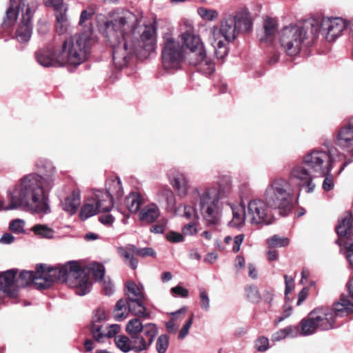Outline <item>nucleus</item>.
<instances>
[{
	"label": "nucleus",
	"instance_id": "obj_9",
	"mask_svg": "<svg viewBox=\"0 0 353 353\" xmlns=\"http://www.w3.org/2000/svg\"><path fill=\"white\" fill-rule=\"evenodd\" d=\"M239 34L232 14L225 17L219 27H213L210 41L218 59H223L227 56L228 43L233 41Z\"/></svg>",
	"mask_w": 353,
	"mask_h": 353
},
{
	"label": "nucleus",
	"instance_id": "obj_29",
	"mask_svg": "<svg viewBox=\"0 0 353 353\" xmlns=\"http://www.w3.org/2000/svg\"><path fill=\"white\" fill-rule=\"evenodd\" d=\"M160 215V210L157 204L154 203L145 205L139 213V219L141 221L152 223L154 222Z\"/></svg>",
	"mask_w": 353,
	"mask_h": 353
},
{
	"label": "nucleus",
	"instance_id": "obj_49",
	"mask_svg": "<svg viewBox=\"0 0 353 353\" xmlns=\"http://www.w3.org/2000/svg\"><path fill=\"white\" fill-rule=\"evenodd\" d=\"M198 13L203 19L210 21L216 19L219 16V14L216 10L205 8H199Z\"/></svg>",
	"mask_w": 353,
	"mask_h": 353
},
{
	"label": "nucleus",
	"instance_id": "obj_26",
	"mask_svg": "<svg viewBox=\"0 0 353 353\" xmlns=\"http://www.w3.org/2000/svg\"><path fill=\"white\" fill-rule=\"evenodd\" d=\"M232 17L239 34L248 32L252 30V21L250 12L246 9L237 11Z\"/></svg>",
	"mask_w": 353,
	"mask_h": 353
},
{
	"label": "nucleus",
	"instance_id": "obj_28",
	"mask_svg": "<svg viewBox=\"0 0 353 353\" xmlns=\"http://www.w3.org/2000/svg\"><path fill=\"white\" fill-rule=\"evenodd\" d=\"M139 249L132 244H128L124 248H118V252L123 257L124 262L133 270L137 268L138 261L133 257L132 254L137 255Z\"/></svg>",
	"mask_w": 353,
	"mask_h": 353
},
{
	"label": "nucleus",
	"instance_id": "obj_30",
	"mask_svg": "<svg viewBox=\"0 0 353 353\" xmlns=\"http://www.w3.org/2000/svg\"><path fill=\"white\" fill-rule=\"evenodd\" d=\"M352 215L350 212H347L344 216L339 221L336 226V232L340 237H348L352 231Z\"/></svg>",
	"mask_w": 353,
	"mask_h": 353
},
{
	"label": "nucleus",
	"instance_id": "obj_31",
	"mask_svg": "<svg viewBox=\"0 0 353 353\" xmlns=\"http://www.w3.org/2000/svg\"><path fill=\"white\" fill-rule=\"evenodd\" d=\"M81 204V196L79 190L73 191L72 193L65 198L62 203L63 210L72 214L76 212Z\"/></svg>",
	"mask_w": 353,
	"mask_h": 353
},
{
	"label": "nucleus",
	"instance_id": "obj_17",
	"mask_svg": "<svg viewBox=\"0 0 353 353\" xmlns=\"http://www.w3.org/2000/svg\"><path fill=\"white\" fill-rule=\"evenodd\" d=\"M305 166L303 162L295 165L290 171V179L300 188L305 189L306 192L311 193L314 192L316 187L313 181L316 176L310 174Z\"/></svg>",
	"mask_w": 353,
	"mask_h": 353
},
{
	"label": "nucleus",
	"instance_id": "obj_39",
	"mask_svg": "<svg viewBox=\"0 0 353 353\" xmlns=\"http://www.w3.org/2000/svg\"><path fill=\"white\" fill-rule=\"evenodd\" d=\"M56 16V31L59 34H63L69 31L70 23L67 13L55 14Z\"/></svg>",
	"mask_w": 353,
	"mask_h": 353
},
{
	"label": "nucleus",
	"instance_id": "obj_40",
	"mask_svg": "<svg viewBox=\"0 0 353 353\" xmlns=\"http://www.w3.org/2000/svg\"><path fill=\"white\" fill-rule=\"evenodd\" d=\"M81 270L86 272L90 282V278H89V275H88L89 274H91L96 281H101L104 279L105 268L103 265H101L100 263H91L88 267L87 271L85 269H81Z\"/></svg>",
	"mask_w": 353,
	"mask_h": 353
},
{
	"label": "nucleus",
	"instance_id": "obj_23",
	"mask_svg": "<svg viewBox=\"0 0 353 353\" xmlns=\"http://www.w3.org/2000/svg\"><path fill=\"white\" fill-rule=\"evenodd\" d=\"M212 192L223 201V199L228 197L232 192V180L230 176H220L216 182V185L206 187Z\"/></svg>",
	"mask_w": 353,
	"mask_h": 353
},
{
	"label": "nucleus",
	"instance_id": "obj_34",
	"mask_svg": "<svg viewBox=\"0 0 353 353\" xmlns=\"http://www.w3.org/2000/svg\"><path fill=\"white\" fill-rule=\"evenodd\" d=\"M264 36L260 39L263 42H271L274 38L277 28V21L276 19L268 17L263 22Z\"/></svg>",
	"mask_w": 353,
	"mask_h": 353
},
{
	"label": "nucleus",
	"instance_id": "obj_50",
	"mask_svg": "<svg viewBox=\"0 0 353 353\" xmlns=\"http://www.w3.org/2000/svg\"><path fill=\"white\" fill-rule=\"evenodd\" d=\"M169 345V339L166 334H161L157 340L156 350L158 353H165Z\"/></svg>",
	"mask_w": 353,
	"mask_h": 353
},
{
	"label": "nucleus",
	"instance_id": "obj_53",
	"mask_svg": "<svg viewBox=\"0 0 353 353\" xmlns=\"http://www.w3.org/2000/svg\"><path fill=\"white\" fill-rule=\"evenodd\" d=\"M199 298L201 301V307L204 311L210 310V299L208 292L205 290L201 288L199 290Z\"/></svg>",
	"mask_w": 353,
	"mask_h": 353
},
{
	"label": "nucleus",
	"instance_id": "obj_64",
	"mask_svg": "<svg viewBox=\"0 0 353 353\" xmlns=\"http://www.w3.org/2000/svg\"><path fill=\"white\" fill-rule=\"evenodd\" d=\"M245 238V235L243 234H239L234 238V243L232 246V250L236 253L239 251L241 245L242 244Z\"/></svg>",
	"mask_w": 353,
	"mask_h": 353
},
{
	"label": "nucleus",
	"instance_id": "obj_47",
	"mask_svg": "<svg viewBox=\"0 0 353 353\" xmlns=\"http://www.w3.org/2000/svg\"><path fill=\"white\" fill-rule=\"evenodd\" d=\"M247 299L252 303H258L260 302L261 297L257 287L254 285H249L245 288Z\"/></svg>",
	"mask_w": 353,
	"mask_h": 353
},
{
	"label": "nucleus",
	"instance_id": "obj_3",
	"mask_svg": "<svg viewBox=\"0 0 353 353\" xmlns=\"http://www.w3.org/2000/svg\"><path fill=\"white\" fill-rule=\"evenodd\" d=\"M345 27L346 23L341 18L312 17L302 23L284 26L279 32V43L288 56L294 57L319 32L327 41L332 42Z\"/></svg>",
	"mask_w": 353,
	"mask_h": 353
},
{
	"label": "nucleus",
	"instance_id": "obj_35",
	"mask_svg": "<svg viewBox=\"0 0 353 353\" xmlns=\"http://www.w3.org/2000/svg\"><path fill=\"white\" fill-rule=\"evenodd\" d=\"M143 203V196L137 192L130 193L125 199L127 208L132 213H136L140 210L141 205Z\"/></svg>",
	"mask_w": 353,
	"mask_h": 353
},
{
	"label": "nucleus",
	"instance_id": "obj_45",
	"mask_svg": "<svg viewBox=\"0 0 353 353\" xmlns=\"http://www.w3.org/2000/svg\"><path fill=\"white\" fill-rule=\"evenodd\" d=\"M44 3L47 7L52 8L55 14L67 13L68 10V6L63 0H44Z\"/></svg>",
	"mask_w": 353,
	"mask_h": 353
},
{
	"label": "nucleus",
	"instance_id": "obj_5",
	"mask_svg": "<svg viewBox=\"0 0 353 353\" xmlns=\"http://www.w3.org/2000/svg\"><path fill=\"white\" fill-rule=\"evenodd\" d=\"M91 39L85 34H75L64 40L57 50V60L61 66H77L87 59L91 47Z\"/></svg>",
	"mask_w": 353,
	"mask_h": 353
},
{
	"label": "nucleus",
	"instance_id": "obj_56",
	"mask_svg": "<svg viewBox=\"0 0 353 353\" xmlns=\"http://www.w3.org/2000/svg\"><path fill=\"white\" fill-rule=\"evenodd\" d=\"M167 223V219H162L157 224L154 225L150 228V232L156 234H162L166 230Z\"/></svg>",
	"mask_w": 353,
	"mask_h": 353
},
{
	"label": "nucleus",
	"instance_id": "obj_20",
	"mask_svg": "<svg viewBox=\"0 0 353 353\" xmlns=\"http://www.w3.org/2000/svg\"><path fill=\"white\" fill-rule=\"evenodd\" d=\"M43 269V264H38L36 266V271H27L23 270L21 272L19 276L17 279L18 288H25L31 283H33L37 289L41 290L37 283H42V272Z\"/></svg>",
	"mask_w": 353,
	"mask_h": 353
},
{
	"label": "nucleus",
	"instance_id": "obj_41",
	"mask_svg": "<svg viewBox=\"0 0 353 353\" xmlns=\"http://www.w3.org/2000/svg\"><path fill=\"white\" fill-rule=\"evenodd\" d=\"M31 23L21 21L17 32V38L19 41L23 43L27 42L32 35Z\"/></svg>",
	"mask_w": 353,
	"mask_h": 353
},
{
	"label": "nucleus",
	"instance_id": "obj_24",
	"mask_svg": "<svg viewBox=\"0 0 353 353\" xmlns=\"http://www.w3.org/2000/svg\"><path fill=\"white\" fill-rule=\"evenodd\" d=\"M203 54H196V56L191 58V64L196 65L198 70L206 75L211 74L215 70V65L212 60L207 56L206 50L203 51Z\"/></svg>",
	"mask_w": 353,
	"mask_h": 353
},
{
	"label": "nucleus",
	"instance_id": "obj_57",
	"mask_svg": "<svg viewBox=\"0 0 353 353\" xmlns=\"http://www.w3.org/2000/svg\"><path fill=\"white\" fill-rule=\"evenodd\" d=\"M193 319L194 316L192 314L188 321L183 326L178 336L179 339H183L188 334L190 328L191 327L193 323Z\"/></svg>",
	"mask_w": 353,
	"mask_h": 353
},
{
	"label": "nucleus",
	"instance_id": "obj_10",
	"mask_svg": "<svg viewBox=\"0 0 353 353\" xmlns=\"http://www.w3.org/2000/svg\"><path fill=\"white\" fill-rule=\"evenodd\" d=\"M201 215L208 225H216L221 218L223 201L206 187L198 191Z\"/></svg>",
	"mask_w": 353,
	"mask_h": 353
},
{
	"label": "nucleus",
	"instance_id": "obj_37",
	"mask_svg": "<svg viewBox=\"0 0 353 353\" xmlns=\"http://www.w3.org/2000/svg\"><path fill=\"white\" fill-rule=\"evenodd\" d=\"M175 214L185 217L191 221H198L199 215L196 210L187 204H181L175 209Z\"/></svg>",
	"mask_w": 353,
	"mask_h": 353
},
{
	"label": "nucleus",
	"instance_id": "obj_54",
	"mask_svg": "<svg viewBox=\"0 0 353 353\" xmlns=\"http://www.w3.org/2000/svg\"><path fill=\"white\" fill-rule=\"evenodd\" d=\"M255 347L259 352H265L269 348V339L266 337H259L255 341Z\"/></svg>",
	"mask_w": 353,
	"mask_h": 353
},
{
	"label": "nucleus",
	"instance_id": "obj_63",
	"mask_svg": "<svg viewBox=\"0 0 353 353\" xmlns=\"http://www.w3.org/2000/svg\"><path fill=\"white\" fill-rule=\"evenodd\" d=\"M325 179L323 183V188L325 191L331 190L334 187V181L331 174H328L324 176Z\"/></svg>",
	"mask_w": 353,
	"mask_h": 353
},
{
	"label": "nucleus",
	"instance_id": "obj_55",
	"mask_svg": "<svg viewBox=\"0 0 353 353\" xmlns=\"http://www.w3.org/2000/svg\"><path fill=\"white\" fill-rule=\"evenodd\" d=\"M284 329L286 337L295 338L298 336H301V327L300 325H290L285 327Z\"/></svg>",
	"mask_w": 353,
	"mask_h": 353
},
{
	"label": "nucleus",
	"instance_id": "obj_60",
	"mask_svg": "<svg viewBox=\"0 0 353 353\" xmlns=\"http://www.w3.org/2000/svg\"><path fill=\"white\" fill-rule=\"evenodd\" d=\"M166 239L172 243H180L183 241V234L173 231L170 232L166 234Z\"/></svg>",
	"mask_w": 353,
	"mask_h": 353
},
{
	"label": "nucleus",
	"instance_id": "obj_15",
	"mask_svg": "<svg viewBox=\"0 0 353 353\" xmlns=\"http://www.w3.org/2000/svg\"><path fill=\"white\" fill-rule=\"evenodd\" d=\"M179 37L183 45L192 54V57L199 54L201 55L205 50L200 37L196 33L192 21L185 19L180 26Z\"/></svg>",
	"mask_w": 353,
	"mask_h": 353
},
{
	"label": "nucleus",
	"instance_id": "obj_1",
	"mask_svg": "<svg viewBox=\"0 0 353 353\" xmlns=\"http://www.w3.org/2000/svg\"><path fill=\"white\" fill-rule=\"evenodd\" d=\"M137 15L123 11L112 21L106 23V37L112 48L114 66L121 70L141 50L154 49V30L150 26H139Z\"/></svg>",
	"mask_w": 353,
	"mask_h": 353
},
{
	"label": "nucleus",
	"instance_id": "obj_38",
	"mask_svg": "<svg viewBox=\"0 0 353 353\" xmlns=\"http://www.w3.org/2000/svg\"><path fill=\"white\" fill-rule=\"evenodd\" d=\"M125 287L127 288L125 294L128 296V301L145 299L142 288L138 286L134 282H128L125 284Z\"/></svg>",
	"mask_w": 353,
	"mask_h": 353
},
{
	"label": "nucleus",
	"instance_id": "obj_33",
	"mask_svg": "<svg viewBox=\"0 0 353 353\" xmlns=\"http://www.w3.org/2000/svg\"><path fill=\"white\" fill-rule=\"evenodd\" d=\"M18 4L11 2L10 6L6 12L5 17L2 23V26L4 29H8L13 26L18 19L19 16Z\"/></svg>",
	"mask_w": 353,
	"mask_h": 353
},
{
	"label": "nucleus",
	"instance_id": "obj_19",
	"mask_svg": "<svg viewBox=\"0 0 353 353\" xmlns=\"http://www.w3.org/2000/svg\"><path fill=\"white\" fill-rule=\"evenodd\" d=\"M17 270L12 269L0 274V291L11 299L18 296L19 288L16 276Z\"/></svg>",
	"mask_w": 353,
	"mask_h": 353
},
{
	"label": "nucleus",
	"instance_id": "obj_58",
	"mask_svg": "<svg viewBox=\"0 0 353 353\" xmlns=\"http://www.w3.org/2000/svg\"><path fill=\"white\" fill-rule=\"evenodd\" d=\"M196 221H191L190 223L185 225L182 228V232L184 235H193L197 232L196 226Z\"/></svg>",
	"mask_w": 353,
	"mask_h": 353
},
{
	"label": "nucleus",
	"instance_id": "obj_48",
	"mask_svg": "<svg viewBox=\"0 0 353 353\" xmlns=\"http://www.w3.org/2000/svg\"><path fill=\"white\" fill-rule=\"evenodd\" d=\"M232 209L233 218L232 220L229 223V225L232 227H240L243 225L244 221L247 220L245 217V208H243V213L239 212L238 210Z\"/></svg>",
	"mask_w": 353,
	"mask_h": 353
},
{
	"label": "nucleus",
	"instance_id": "obj_4",
	"mask_svg": "<svg viewBox=\"0 0 353 353\" xmlns=\"http://www.w3.org/2000/svg\"><path fill=\"white\" fill-rule=\"evenodd\" d=\"M42 283L37 284L41 288H49L53 282H65L75 293L79 296L88 294L92 283L84 271L81 270L77 261H69L65 265L55 267L47 266L43 264Z\"/></svg>",
	"mask_w": 353,
	"mask_h": 353
},
{
	"label": "nucleus",
	"instance_id": "obj_42",
	"mask_svg": "<svg viewBox=\"0 0 353 353\" xmlns=\"http://www.w3.org/2000/svg\"><path fill=\"white\" fill-rule=\"evenodd\" d=\"M33 3L32 0H22L18 4L19 10L22 11V20L21 21L31 23V19L34 10L30 7V5Z\"/></svg>",
	"mask_w": 353,
	"mask_h": 353
},
{
	"label": "nucleus",
	"instance_id": "obj_7",
	"mask_svg": "<svg viewBox=\"0 0 353 353\" xmlns=\"http://www.w3.org/2000/svg\"><path fill=\"white\" fill-rule=\"evenodd\" d=\"M343 157V155L333 147L327 150L314 149L303 156V163L314 174L323 177L330 174L335 162L341 161Z\"/></svg>",
	"mask_w": 353,
	"mask_h": 353
},
{
	"label": "nucleus",
	"instance_id": "obj_44",
	"mask_svg": "<svg viewBox=\"0 0 353 353\" xmlns=\"http://www.w3.org/2000/svg\"><path fill=\"white\" fill-rule=\"evenodd\" d=\"M114 342L116 346L123 352H128L134 349L132 339L126 336L119 335L115 337Z\"/></svg>",
	"mask_w": 353,
	"mask_h": 353
},
{
	"label": "nucleus",
	"instance_id": "obj_18",
	"mask_svg": "<svg viewBox=\"0 0 353 353\" xmlns=\"http://www.w3.org/2000/svg\"><path fill=\"white\" fill-rule=\"evenodd\" d=\"M158 334L156 325L145 324L144 332L132 337L133 347L136 351L141 352L148 349Z\"/></svg>",
	"mask_w": 353,
	"mask_h": 353
},
{
	"label": "nucleus",
	"instance_id": "obj_22",
	"mask_svg": "<svg viewBox=\"0 0 353 353\" xmlns=\"http://www.w3.org/2000/svg\"><path fill=\"white\" fill-rule=\"evenodd\" d=\"M57 50L50 46L35 52V58L39 64L43 67L61 66L57 60Z\"/></svg>",
	"mask_w": 353,
	"mask_h": 353
},
{
	"label": "nucleus",
	"instance_id": "obj_36",
	"mask_svg": "<svg viewBox=\"0 0 353 353\" xmlns=\"http://www.w3.org/2000/svg\"><path fill=\"white\" fill-rule=\"evenodd\" d=\"M30 231L40 239H52L55 234V231L46 224H36L30 228Z\"/></svg>",
	"mask_w": 353,
	"mask_h": 353
},
{
	"label": "nucleus",
	"instance_id": "obj_32",
	"mask_svg": "<svg viewBox=\"0 0 353 353\" xmlns=\"http://www.w3.org/2000/svg\"><path fill=\"white\" fill-rule=\"evenodd\" d=\"M299 325L301 327V336H310L315 334L317 331H319L310 312L305 318H303L300 321Z\"/></svg>",
	"mask_w": 353,
	"mask_h": 353
},
{
	"label": "nucleus",
	"instance_id": "obj_52",
	"mask_svg": "<svg viewBox=\"0 0 353 353\" xmlns=\"http://www.w3.org/2000/svg\"><path fill=\"white\" fill-rule=\"evenodd\" d=\"M161 192L163 196L165 197L168 207L170 209H176V198L173 192L170 189L165 188Z\"/></svg>",
	"mask_w": 353,
	"mask_h": 353
},
{
	"label": "nucleus",
	"instance_id": "obj_2",
	"mask_svg": "<svg viewBox=\"0 0 353 353\" xmlns=\"http://www.w3.org/2000/svg\"><path fill=\"white\" fill-rule=\"evenodd\" d=\"M34 166L40 174H26L14 185L10 208L27 207L33 213L43 216L51 212L49 193L55 184L57 169L51 161L44 158L39 159Z\"/></svg>",
	"mask_w": 353,
	"mask_h": 353
},
{
	"label": "nucleus",
	"instance_id": "obj_27",
	"mask_svg": "<svg viewBox=\"0 0 353 353\" xmlns=\"http://www.w3.org/2000/svg\"><path fill=\"white\" fill-rule=\"evenodd\" d=\"M101 191L109 195L112 203L114 198L119 199L123 194V190L120 179L116 176L109 178L106 181V190Z\"/></svg>",
	"mask_w": 353,
	"mask_h": 353
},
{
	"label": "nucleus",
	"instance_id": "obj_6",
	"mask_svg": "<svg viewBox=\"0 0 353 353\" xmlns=\"http://www.w3.org/2000/svg\"><path fill=\"white\" fill-rule=\"evenodd\" d=\"M263 199L270 208L278 210L283 216H288L294 208L293 190L284 179L272 180L264 192Z\"/></svg>",
	"mask_w": 353,
	"mask_h": 353
},
{
	"label": "nucleus",
	"instance_id": "obj_59",
	"mask_svg": "<svg viewBox=\"0 0 353 353\" xmlns=\"http://www.w3.org/2000/svg\"><path fill=\"white\" fill-rule=\"evenodd\" d=\"M292 312V307L291 305L288 304H285L283 307V314L282 316H279L276 321L275 324L278 325L279 323L284 321L285 319L289 317Z\"/></svg>",
	"mask_w": 353,
	"mask_h": 353
},
{
	"label": "nucleus",
	"instance_id": "obj_46",
	"mask_svg": "<svg viewBox=\"0 0 353 353\" xmlns=\"http://www.w3.org/2000/svg\"><path fill=\"white\" fill-rule=\"evenodd\" d=\"M269 248L286 247L290 243V240L286 237H281L279 235H274L267 240Z\"/></svg>",
	"mask_w": 353,
	"mask_h": 353
},
{
	"label": "nucleus",
	"instance_id": "obj_61",
	"mask_svg": "<svg viewBox=\"0 0 353 353\" xmlns=\"http://www.w3.org/2000/svg\"><path fill=\"white\" fill-rule=\"evenodd\" d=\"M345 248L346 250V259L352 268H353V242L345 243Z\"/></svg>",
	"mask_w": 353,
	"mask_h": 353
},
{
	"label": "nucleus",
	"instance_id": "obj_14",
	"mask_svg": "<svg viewBox=\"0 0 353 353\" xmlns=\"http://www.w3.org/2000/svg\"><path fill=\"white\" fill-rule=\"evenodd\" d=\"M269 208L264 199L251 200L245 210L247 221L254 225L271 224L273 222V216Z\"/></svg>",
	"mask_w": 353,
	"mask_h": 353
},
{
	"label": "nucleus",
	"instance_id": "obj_51",
	"mask_svg": "<svg viewBox=\"0 0 353 353\" xmlns=\"http://www.w3.org/2000/svg\"><path fill=\"white\" fill-rule=\"evenodd\" d=\"M25 221L21 219L12 220L10 223V230L15 234H24L25 231Z\"/></svg>",
	"mask_w": 353,
	"mask_h": 353
},
{
	"label": "nucleus",
	"instance_id": "obj_62",
	"mask_svg": "<svg viewBox=\"0 0 353 353\" xmlns=\"http://www.w3.org/2000/svg\"><path fill=\"white\" fill-rule=\"evenodd\" d=\"M100 282L101 283L103 292L106 295L110 296L113 294L114 287H113V284L111 283V281H107L105 279H103Z\"/></svg>",
	"mask_w": 353,
	"mask_h": 353
},
{
	"label": "nucleus",
	"instance_id": "obj_21",
	"mask_svg": "<svg viewBox=\"0 0 353 353\" xmlns=\"http://www.w3.org/2000/svg\"><path fill=\"white\" fill-rule=\"evenodd\" d=\"M336 144L348 152H353V125H345L339 129L336 137Z\"/></svg>",
	"mask_w": 353,
	"mask_h": 353
},
{
	"label": "nucleus",
	"instance_id": "obj_11",
	"mask_svg": "<svg viewBox=\"0 0 353 353\" xmlns=\"http://www.w3.org/2000/svg\"><path fill=\"white\" fill-rule=\"evenodd\" d=\"M162 64L167 70H176L181 66L184 60L183 46L170 32L163 36Z\"/></svg>",
	"mask_w": 353,
	"mask_h": 353
},
{
	"label": "nucleus",
	"instance_id": "obj_13",
	"mask_svg": "<svg viewBox=\"0 0 353 353\" xmlns=\"http://www.w3.org/2000/svg\"><path fill=\"white\" fill-rule=\"evenodd\" d=\"M112 207L113 203L109 195L103 193L101 190H96L83 205L80 217L82 220H85L99 212H109Z\"/></svg>",
	"mask_w": 353,
	"mask_h": 353
},
{
	"label": "nucleus",
	"instance_id": "obj_12",
	"mask_svg": "<svg viewBox=\"0 0 353 353\" xmlns=\"http://www.w3.org/2000/svg\"><path fill=\"white\" fill-rule=\"evenodd\" d=\"M120 330L121 326L118 324L107 323L104 309L99 308L94 312L90 330L94 341L103 343L105 339L114 337Z\"/></svg>",
	"mask_w": 353,
	"mask_h": 353
},
{
	"label": "nucleus",
	"instance_id": "obj_8",
	"mask_svg": "<svg viewBox=\"0 0 353 353\" xmlns=\"http://www.w3.org/2000/svg\"><path fill=\"white\" fill-rule=\"evenodd\" d=\"M353 312V304L345 296H341L333 307H321L310 312L319 331H327L336 327V319L339 316Z\"/></svg>",
	"mask_w": 353,
	"mask_h": 353
},
{
	"label": "nucleus",
	"instance_id": "obj_43",
	"mask_svg": "<svg viewBox=\"0 0 353 353\" xmlns=\"http://www.w3.org/2000/svg\"><path fill=\"white\" fill-rule=\"evenodd\" d=\"M145 325H143L141 321L134 318L129 321L126 325V331L130 335L131 338L138 334L144 332Z\"/></svg>",
	"mask_w": 353,
	"mask_h": 353
},
{
	"label": "nucleus",
	"instance_id": "obj_25",
	"mask_svg": "<svg viewBox=\"0 0 353 353\" xmlns=\"http://www.w3.org/2000/svg\"><path fill=\"white\" fill-rule=\"evenodd\" d=\"M170 183L179 197L185 198L188 195L190 188V183L184 174L181 172L176 173L170 179Z\"/></svg>",
	"mask_w": 353,
	"mask_h": 353
},
{
	"label": "nucleus",
	"instance_id": "obj_16",
	"mask_svg": "<svg viewBox=\"0 0 353 353\" xmlns=\"http://www.w3.org/2000/svg\"><path fill=\"white\" fill-rule=\"evenodd\" d=\"M144 300H125L120 299L117 301L114 308V319L121 321L127 318L128 313L140 316H148L145 307L143 305Z\"/></svg>",
	"mask_w": 353,
	"mask_h": 353
}]
</instances>
